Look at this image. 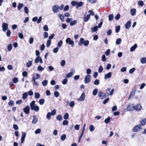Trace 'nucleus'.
I'll return each mask as SVG.
<instances>
[{
  "label": "nucleus",
  "mask_w": 146,
  "mask_h": 146,
  "mask_svg": "<svg viewBox=\"0 0 146 146\" xmlns=\"http://www.w3.org/2000/svg\"><path fill=\"white\" fill-rule=\"evenodd\" d=\"M89 43V41L88 40H85L83 38H81L78 43V45L81 46L82 44H83L84 46H86L88 45Z\"/></svg>",
  "instance_id": "nucleus-1"
},
{
  "label": "nucleus",
  "mask_w": 146,
  "mask_h": 146,
  "mask_svg": "<svg viewBox=\"0 0 146 146\" xmlns=\"http://www.w3.org/2000/svg\"><path fill=\"white\" fill-rule=\"evenodd\" d=\"M66 42L71 45L72 47L74 46V42L73 40H71L70 38H67L66 40Z\"/></svg>",
  "instance_id": "nucleus-2"
},
{
  "label": "nucleus",
  "mask_w": 146,
  "mask_h": 146,
  "mask_svg": "<svg viewBox=\"0 0 146 146\" xmlns=\"http://www.w3.org/2000/svg\"><path fill=\"white\" fill-rule=\"evenodd\" d=\"M127 108L128 111H132L134 110V105L132 104H129L127 105Z\"/></svg>",
  "instance_id": "nucleus-3"
},
{
  "label": "nucleus",
  "mask_w": 146,
  "mask_h": 146,
  "mask_svg": "<svg viewBox=\"0 0 146 146\" xmlns=\"http://www.w3.org/2000/svg\"><path fill=\"white\" fill-rule=\"evenodd\" d=\"M91 77V76L90 75L87 74L86 75L84 80V82L85 84H88L90 82Z\"/></svg>",
  "instance_id": "nucleus-4"
},
{
  "label": "nucleus",
  "mask_w": 146,
  "mask_h": 146,
  "mask_svg": "<svg viewBox=\"0 0 146 146\" xmlns=\"http://www.w3.org/2000/svg\"><path fill=\"white\" fill-rule=\"evenodd\" d=\"M2 27L3 31L5 32L8 29V24L6 23H3L2 24Z\"/></svg>",
  "instance_id": "nucleus-5"
},
{
  "label": "nucleus",
  "mask_w": 146,
  "mask_h": 146,
  "mask_svg": "<svg viewBox=\"0 0 146 146\" xmlns=\"http://www.w3.org/2000/svg\"><path fill=\"white\" fill-rule=\"evenodd\" d=\"M98 96L101 99H104L106 97V94L102 92L101 91H99L98 93Z\"/></svg>",
  "instance_id": "nucleus-6"
},
{
  "label": "nucleus",
  "mask_w": 146,
  "mask_h": 146,
  "mask_svg": "<svg viewBox=\"0 0 146 146\" xmlns=\"http://www.w3.org/2000/svg\"><path fill=\"white\" fill-rule=\"evenodd\" d=\"M85 97V94L84 92L82 94L80 97L77 99V100L79 102H82L84 100Z\"/></svg>",
  "instance_id": "nucleus-7"
},
{
  "label": "nucleus",
  "mask_w": 146,
  "mask_h": 146,
  "mask_svg": "<svg viewBox=\"0 0 146 146\" xmlns=\"http://www.w3.org/2000/svg\"><path fill=\"white\" fill-rule=\"evenodd\" d=\"M34 62L36 63H37L39 62H40L41 64H42L43 63L42 59L40 56H38L36 57L34 60Z\"/></svg>",
  "instance_id": "nucleus-8"
},
{
  "label": "nucleus",
  "mask_w": 146,
  "mask_h": 146,
  "mask_svg": "<svg viewBox=\"0 0 146 146\" xmlns=\"http://www.w3.org/2000/svg\"><path fill=\"white\" fill-rule=\"evenodd\" d=\"M141 127V126L140 125H137L135 126L133 129V131L135 132L138 131L140 130Z\"/></svg>",
  "instance_id": "nucleus-9"
},
{
  "label": "nucleus",
  "mask_w": 146,
  "mask_h": 146,
  "mask_svg": "<svg viewBox=\"0 0 146 146\" xmlns=\"http://www.w3.org/2000/svg\"><path fill=\"white\" fill-rule=\"evenodd\" d=\"M114 90L113 89L111 90V88H108L106 90L107 94L108 95H112L114 92Z\"/></svg>",
  "instance_id": "nucleus-10"
},
{
  "label": "nucleus",
  "mask_w": 146,
  "mask_h": 146,
  "mask_svg": "<svg viewBox=\"0 0 146 146\" xmlns=\"http://www.w3.org/2000/svg\"><path fill=\"white\" fill-rule=\"evenodd\" d=\"M142 109V107L140 104H138L135 106H134V110L137 111L141 110Z\"/></svg>",
  "instance_id": "nucleus-11"
},
{
  "label": "nucleus",
  "mask_w": 146,
  "mask_h": 146,
  "mask_svg": "<svg viewBox=\"0 0 146 146\" xmlns=\"http://www.w3.org/2000/svg\"><path fill=\"white\" fill-rule=\"evenodd\" d=\"M59 6L58 5H54L52 8V11L54 13H56L59 11Z\"/></svg>",
  "instance_id": "nucleus-12"
},
{
  "label": "nucleus",
  "mask_w": 146,
  "mask_h": 146,
  "mask_svg": "<svg viewBox=\"0 0 146 146\" xmlns=\"http://www.w3.org/2000/svg\"><path fill=\"white\" fill-rule=\"evenodd\" d=\"M130 12L131 15L134 16L136 14V10L135 8H131L130 10Z\"/></svg>",
  "instance_id": "nucleus-13"
},
{
  "label": "nucleus",
  "mask_w": 146,
  "mask_h": 146,
  "mask_svg": "<svg viewBox=\"0 0 146 146\" xmlns=\"http://www.w3.org/2000/svg\"><path fill=\"white\" fill-rule=\"evenodd\" d=\"M30 107L29 106H27L23 109V111L26 114H29V113Z\"/></svg>",
  "instance_id": "nucleus-14"
},
{
  "label": "nucleus",
  "mask_w": 146,
  "mask_h": 146,
  "mask_svg": "<svg viewBox=\"0 0 146 146\" xmlns=\"http://www.w3.org/2000/svg\"><path fill=\"white\" fill-rule=\"evenodd\" d=\"M72 72H69L68 73L66 76V78H68L71 77L72 75H73V74L75 72V70L74 69H73L72 70Z\"/></svg>",
  "instance_id": "nucleus-15"
},
{
  "label": "nucleus",
  "mask_w": 146,
  "mask_h": 146,
  "mask_svg": "<svg viewBox=\"0 0 146 146\" xmlns=\"http://www.w3.org/2000/svg\"><path fill=\"white\" fill-rule=\"evenodd\" d=\"M136 90V88H135L133 90H132L130 93L129 98L128 99V100L131 97H133L135 94V91Z\"/></svg>",
  "instance_id": "nucleus-16"
},
{
  "label": "nucleus",
  "mask_w": 146,
  "mask_h": 146,
  "mask_svg": "<svg viewBox=\"0 0 146 146\" xmlns=\"http://www.w3.org/2000/svg\"><path fill=\"white\" fill-rule=\"evenodd\" d=\"M111 75L112 73L111 72H109L108 73L105 74L104 76V79H106L107 78H110L111 77Z\"/></svg>",
  "instance_id": "nucleus-17"
},
{
  "label": "nucleus",
  "mask_w": 146,
  "mask_h": 146,
  "mask_svg": "<svg viewBox=\"0 0 146 146\" xmlns=\"http://www.w3.org/2000/svg\"><path fill=\"white\" fill-rule=\"evenodd\" d=\"M26 136V133L23 132H22L21 138V143H23L24 142Z\"/></svg>",
  "instance_id": "nucleus-18"
},
{
  "label": "nucleus",
  "mask_w": 146,
  "mask_h": 146,
  "mask_svg": "<svg viewBox=\"0 0 146 146\" xmlns=\"http://www.w3.org/2000/svg\"><path fill=\"white\" fill-rule=\"evenodd\" d=\"M131 22L130 21H128L125 24V28L127 29H129L131 27Z\"/></svg>",
  "instance_id": "nucleus-19"
},
{
  "label": "nucleus",
  "mask_w": 146,
  "mask_h": 146,
  "mask_svg": "<svg viewBox=\"0 0 146 146\" xmlns=\"http://www.w3.org/2000/svg\"><path fill=\"white\" fill-rule=\"evenodd\" d=\"M137 47V44H135L133 46L131 47L130 48V51L131 52H133Z\"/></svg>",
  "instance_id": "nucleus-20"
},
{
  "label": "nucleus",
  "mask_w": 146,
  "mask_h": 146,
  "mask_svg": "<svg viewBox=\"0 0 146 146\" xmlns=\"http://www.w3.org/2000/svg\"><path fill=\"white\" fill-rule=\"evenodd\" d=\"M141 125H144L146 124V118L142 119L140 121Z\"/></svg>",
  "instance_id": "nucleus-21"
},
{
  "label": "nucleus",
  "mask_w": 146,
  "mask_h": 146,
  "mask_svg": "<svg viewBox=\"0 0 146 146\" xmlns=\"http://www.w3.org/2000/svg\"><path fill=\"white\" fill-rule=\"evenodd\" d=\"M98 29V27L96 26L94 27H92L91 29V31L92 33H94L97 31Z\"/></svg>",
  "instance_id": "nucleus-22"
},
{
  "label": "nucleus",
  "mask_w": 146,
  "mask_h": 146,
  "mask_svg": "<svg viewBox=\"0 0 146 146\" xmlns=\"http://www.w3.org/2000/svg\"><path fill=\"white\" fill-rule=\"evenodd\" d=\"M39 107L38 106H36L35 105V106H34L31 109V110H34L35 111L37 112L38 111V110H39Z\"/></svg>",
  "instance_id": "nucleus-23"
},
{
  "label": "nucleus",
  "mask_w": 146,
  "mask_h": 146,
  "mask_svg": "<svg viewBox=\"0 0 146 146\" xmlns=\"http://www.w3.org/2000/svg\"><path fill=\"white\" fill-rule=\"evenodd\" d=\"M33 120L32 123L33 124H35L38 121V119L35 115H34L33 116Z\"/></svg>",
  "instance_id": "nucleus-24"
},
{
  "label": "nucleus",
  "mask_w": 146,
  "mask_h": 146,
  "mask_svg": "<svg viewBox=\"0 0 146 146\" xmlns=\"http://www.w3.org/2000/svg\"><path fill=\"white\" fill-rule=\"evenodd\" d=\"M90 18V15H87L86 16H84V21L85 22H87Z\"/></svg>",
  "instance_id": "nucleus-25"
},
{
  "label": "nucleus",
  "mask_w": 146,
  "mask_h": 146,
  "mask_svg": "<svg viewBox=\"0 0 146 146\" xmlns=\"http://www.w3.org/2000/svg\"><path fill=\"white\" fill-rule=\"evenodd\" d=\"M121 41L122 40L121 38H118L116 40L115 42V43L117 45H119L121 44Z\"/></svg>",
  "instance_id": "nucleus-26"
},
{
  "label": "nucleus",
  "mask_w": 146,
  "mask_h": 146,
  "mask_svg": "<svg viewBox=\"0 0 146 146\" xmlns=\"http://www.w3.org/2000/svg\"><path fill=\"white\" fill-rule=\"evenodd\" d=\"M33 64V62L32 61H28L26 63V66L27 68H29L31 67L32 65Z\"/></svg>",
  "instance_id": "nucleus-27"
},
{
  "label": "nucleus",
  "mask_w": 146,
  "mask_h": 146,
  "mask_svg": "<svg viewBox=\"0 0 146 146\" xmlns=\"http://www.w3.org/2000/svg\"><path fill=\"white\" fill-rule=\"evenodd\" d=\"M37 70L38 71H42L44 70V68L41 66L39 65L37 67Z\"/></svg>",
  "instance_id": "nucleus-28"
},
{
  "label": "nucleus",
  "mask_w": 146,
  "mask_h": 146,
  "mask_svg": "<svg viewBox=\"0 0 146 146\" xmlns=\"http://www.w3.org/2000/svg\"><path fill=\"white\" fill-rule=\"evenodd\" d=\"M48 81L47 80H45L42 82V84L44 86H46L48 84Z\"/></svg>",
  "instance_id": "nucleus-29"
},
{
  "label": "nucleus",
  "mask_w": 146,
  "mask_h": 146,
  "mask_svg": "<svg viewBox=\"0 0 146 146\" xmlns=\"http://www.w3.org/2000/svg\"><path fill=\"white\" fill-rule=\"evenodd\" d=\"M35 98L36 99H38L40 98V95L37 92H35Z\"/></svg>",
  "instance_id": "nucleus-30"
},
{
  "label": "nucleus",
  "mask_w": 146,
  "mask_h": 146,
  "mask_svg": "<svg viewBox=\"0 0 146 146\" xmlns=\"http://www.w3.org/2000/svg\"><path fill=\"white\" fill-rule=\"evenodd\" d=\"M83 5V3L82 2H78L77 3V6L76 7V8H78L79 7H81Z\"/></svg>",
  "instance_id": "nucleus-31"
},
{
  "label": "nucleus",
  "mask_w": 146,
  "mask_h": 146,
  "mask_svg": "<svg viewBox=\"0 0 146 146\" xmlns=\"http://www.w3.org/2000/svg\"><path fill=\"white\" fill-rule=\"evenodd\" d=\"M141 62L142 64H145L146 63V58H142L141 60Z\"/></svg>",
  "instance_id": "nucleus-32"
},
{
  "label": "nucleus",
  "mask_w": 146,
  "mask_h": 146,
  "mask_svg": "<svg viewBox=\"0 0 146 146\" xmlns=\"http://www.w3.org/2000/svg\"><path fill=\"white\" fill-rule=\"evenodd\" d=\"M28 94L27 92H25L22 95V98L23 100L26 99L27 97Z\"/></svg>",
  "instance_id": "nucleus-33"
},
{
  "label": "nucleus",
  "mask_w": 146,
  "mask_h": 146,
  "mask_svg": "<svg viewBox=\"0 0 146 146\" xmlns=\"http://www.w3.org/2000/svg\"><path fill=\"white\" fill-rule=\"evenodd\" d=\"M69 115L68 113H66L64 115V118L65 119H68L69 117Z\"/></svg>",
  "instance_id": "nucleus-34"
},
{
  "label": "nucleus",
  "mask_w": 146,
  "mask_h": 146,
  "mask_svg": "<svg viewBox=\"0 0 146 146\" xmlns=\"http://www.w3.org/2000/svg\"><path fill=\"white\" fill-rule=\"evenodd\" d=\"M137 3L138 5L141 7H142L144 5L143 2L142 1H138Z\"/></svg>",
  "instance_id": "nucleus-35"
},
{
  "label": "nucleus",
  "mask_w": 146,
  "mask_h": 146,
  "mask_svg": "<svg viewBox=\"0 0 146 146\" xmlns=\"http://www.w3.org/2000/svg\"><path fill=\"white\" fill-rule=\"evenodd\" d=\"M56 110L54 109L51 111V112H50V113L51 114L52 116H54L56 114Z\"/></svg>",
  "instance_id": "nucleus-36"
},
{
  "label": "nucleus",
  "mask_w": 146,
  "mask_h": 146,
  "mask_svg": "<svg viewBox=\"0 0 146 146\" xmlns=\"http://www.w3.org/2000/svg\"><path fill=\"white\" fill-rule=\"evenodd\" d=\"M98 92V90L97 89H94L92 92V94L94 96H96L97 95Z\"/></svg>",
  "instance_id": "nucleus-37"
},
{
  "label": "nucleus",
  "mask_w": 146,
  "mask_h": 146,
  "mask_svg": "<svg viewBox=\"0 0 146 146\" xmlns=\"http://www.w3.org/2000/svg\"><path fill=\"white\" fill-rule=\"evenodd\" d=\"M103 70V67L102 66H100L98 69V72L99 73H100Z\"/></svg>",
  "instance_id": "nucleus-38"
},
{
  "label": "nucleus",
  "mask_w": 146,
  "mask_h": 146,
  "mask_svg": "<svg viewBox=\"0 0 146 146\" xmlns=\"http://www.w3.org/2000/svg\"><path fill=\"white\" fill-rule=\"evenodd\" d=\"M100 80L98 79L96 80L94 82V83L95 85H97L100 84Z\"/></svg>",
  "instance_id": "nucleus-39"
},
{
  "label": "nucleus",
  "mask_w": 146,
  "mask_h": 146,
  "mask_svg": "<svg viewBox=\"0 0 146 146\" xmlns=\"http://www.w3.org/2000/svg\"><path fill=\"white\" fill-rule=\"evenodd\" d=\"M51 44V40H47L46 42V46L48 48L50 46Z\"/></svg>",
  "instance_id": "nucleus-40"
},
{
  "label": "nucleus",
  "mask_w": 146,
  "mask_h": 146,
  "mask_svg": "<svg viewBox=\"0 0 146 146\" xmlns=\"http://www.w3.org/2000/svg\"><path fill=\"white\" fill-rule=\"evenodd\" d=\"M12 46L11 44H9L7 46V49L8 51H10L12 50Z\"/></svg>",
  "instance_id": "nucleus-41"
},
{
  "label": "nucleus",
  "mask_w": 146,
  "mask_h": 146,
  "mask_svg": "<svg viewBox=\"0 0 146 146\" xmlns=\"http://www.w3.org/2000/svg\"><path fill=\"white\" fill-rule=\"evenodd\" d=\"M114 16L113 14L110 15L108 16L109 21H110L112 20L113 19Z\"/></svg>",
  "instance_id": "nucleus-42"
},
{
  "label": "nucleus",
  "mask_w": 146,
  "mask_h": 146,
  "mask_svg": "<svg viewBox=\"0 0 146 146\" xmlns=\"http://www.w3.org/2000/svg\"><path fill=\"white\" fill-rule=\"evenodd\" d=\"M45 102V100L43 99H40L39 102V103L41 105H43L44 103Z\"/></svg>",
  "instance_id": "nucleus-43"
},
{
  "label": "nucleus",
  "mask_w": 146,
  "mask_h": 146,
  "mask_svg": "<svg viewBox=\"0 0 146 146\" xmlns=\"http://www.w3.org/2000/svg\"><path fill=\"white\" fill-rule=\"evenodd\" d=\"M95 129L94 126L93 125H91L89 127V129L90 131H94Z\"/></svg>",
  "instance_id": "nucleus-44"
},
{
  "label": "nucleus",
  "mask_w": 146,
  "mask_h": 146,
  "mask_svg": "<svg viewBox=\"0 0 146 146\" xmlns=\"http://www.w3.org/2000/svg\"><path fill=\"white\" fill-rule=\"evenodd\" d=\"M135 68H133L129 70V72L130 74L133 73L135 71Z\"/></svg>",
  "instance_id": "nucleus-45"
},
{
  "label": "nucleus",
  "mask_w": 146,
  "mask_h": 146,
  "mask_svg": "<svg viewBox=\"0 0 146 146\" xmlns=\"http://www.w3.org/2000/svg\"><path fill=\"white\" fill-rule=\"evenodd\" d=\"M52 115L50 113V112H48L46 115V118L48 119H51V117Z\"/></svg>",
  "instance_id": "nucleus-46"
},
{
  "label": "nucleus",
  "mask_w": 146,
  "mask_h": 146,
  "mask_svg": "<svg viewBox=\"0 0 146 146\" xmlns=\"http://www.w3.org/2000/svg\"><path fill=\"white\" fill-rule=\"evenodd\" d=\"M66 138V136L65 134H63L60 137V139L62 141H64Z\"/></svg>",
  "instance_id": "nucleus-47"
},
{
  "label": "nucleus",
  "mask_w": 146,
  "mask_h": 146,
  "mask_svg": "<svg viewBox=\"0 0 146 146\" xmlns=\"http://www.w3.org/2000/svg\"><path fill=\"white\" fill-rule=\"evenodd\" d=\"M60 19L61 21L63 22L64 20V17L63 15H59Z\"/></svg>",
  "instance_id": "nucleus-48"
},
{
  "label": "nucleus",
  "mask_w": 146,
  "mask_h": 146,
  "mask_svg": "<svg viewBox=\"0 0 146 146\" xmlns=\"http://www.w3.org/2000/svg\"><path fill=\"white\" fill-rule=\"evenodd\" d=\"M77 22V21L76 20H74L73 21H72L70 23V25L71 26H73L75 25Z\"/></svg>",
  "instance_id": "nucleus-49"
},
{
  "label": "nucleus",
  "mask_w": 146,
  "mask_h": 146,
  "mask_svg": "<svg viewBox=\"0 0 146 146\" xmlns=\"http://www.w3.org/2000/svg\"><path fill=\"white\" fill-rule=\"evenodd\" d=\"M56 119L57 120L59 121H60L62 120V117L61 115H59L56 117Z\"/></svg>",
  "instance_id": "nucleus-50"
},
{
  "label": "nucleus",
  "mask_w": 146,
  "mask_h": 146,
  "mask_svg": "<svg viewBox=\"0 0 146 146\" xmlns=\"http://www.w3.org/2000/svg\"><path fill=\"white\" fill-rule=\"evenodd\" d=\"M62 40H60L58 43V46L59 47H60L62 44Z\"/></svg>",
  "instance_id": "nucleus-51"
},
{
  "label": "nucleus",
  "mask_w": 146,
  "mask_h": 146,
  "mask_svg": "<svg viewBox=\"0 0 146 146\" xmlns=\"http://www.w3.org/2000/svg\"><path fill=\"white\" fill-rule=\"evenodd\" d=\"M43 29L44 31H48L49 29L48 26L46 25H45L43 27Z\"/></svg>",
  "instance_id": "nucleus-52"
},
{
  "label": "nucleus",
  "mask_w": 146,
  "mask_h": 146,
  "mask_svg": "<svg viewBox=\"0 0 146 146\" xmlns=\"http://www.w3.org/2000/svg\"><path fill=\"white\" fill-rule=\"evenodd\" d=\"M54 95L56 98H58L59 95V93L57 91H56L54 92Z\"/></svg>",
  "instance_id": "nucleus-53"
},
{
  "label": "nucleus",
  "mask_w": 146,
  "mask_h": 146,
  "mask_svg": "<svg viewBox=\"0 0 146 146\" xmlns=\"http://www.w3.org/2000/svg\"><path fill=\"white\" fill-rule=\"evenodd\" d=\"M120 26H117L115 28V32L117 33H118L120 31Z\"/></svg>",
  "instance_id": "nucleus-54"
},
{
  "label": "nucleus",
  "mask_w": 146,
  "mask_h": 146,
  "mask_svg": "<svg viewBox=\"0 0 146 146\" xmlns=\"http://www.w3.org/2000/svg\"><path fill=\"white\" fill-rule=\"evenodd\" d=\"M74 104L75 102L74 101H72L70 102L69 105L71 107H73L74 106Z\"/></svg>",
  "instance_id": "nucleus-55"
},
{
  "label": "nucleus",
  "mask_w": 146,
  "mask_h": 146,
  "mask_svg": "<svg viewBox=\"0 0 146 146\" xmlns=\"http://www.w3.org/2000/svg\"><path fill=\"white\" fill-rule=\"evenodd\" d=\"M110 120V117H108L105 120V122L106 123H108L109 122Z\"/></svg>",
  "instance_id": "nucleus-56"
},
{
  "label": "nucleus",
  "mask_w": 146,
  "mask_h": 146,
  "mask_svg": "<svg viewBox=\"0 0 146 146\" xmlns=\"http://www.w3.org/2000/svg\"><path fill=\"white\" fill-rule=\"evenodd\" d=\"M35 101H33L31 102L30 104V107H31V109L34 106H35Z\"/></svg>",
  "instance_id": "nucleus-57"
},
{
  "label": "nucleus",
  "mask_w": 146,
  "mask_h": 146,
  "mask_svg": "<svg viewBox=\"0 0 146 146\" xmlns=\"http://www.w3.org/2000/svg\"><path fill=\"white\" fill-rule=\"evenodd\" d=\"M23 3H20L18 6V9L19 10H20L23 7Z\"/></svg>",
  "instance_id": "nucleus-58"
},
{
  "label": "nucleus",
  "mask_w": 146,
  "mask_h": 146,
  "mask_svg": "<svg viewBox=\"0 0 146 146\" xmlns=\"http://www.w3.org/2000/svg\"><path fill=\"white\" fill-rule=\"evenodd\" d=\"M77 2L74 1H73L71 2V5L73 6H75L77 5Z\"/></svg>",
  "instance_id": "nucleus-59"
},
{
  "label": "nucleus",
  "mask_w": 146,
  "mask_h": 146,
  "mask_svg": "<svg viewBox=\"0 0 146 146\" xmlns=\"http://www.w3.org/2000/svg\"><path fill=\"white\" fill-rule=\"evenodd\" d=\"M11 34V31L9 30H7L6 32V35L8 37H9L10 36Z\"/></svg>",
  "instance_id": "nucleus-60"
},
{
  "label": "nucleus",
  "mask_w": 146,
  "mask_h": 146,
  "mask_svg": "<svg viewBox=\"0 0 146 146\" xmlns=\"http://www.w3.org/2000/svg\"><path fill=\"white\" fill-rule=\"evenodd\" d=\"M48 33L46 32H44V38H46L48 37Z\"/></svg>",
  "instance_id": "nucleus-61"
},
{
  "label": "nucleus",
  "mask_w": 146,
  "mask_h": 146,
  "mask_svg": "<svg viewBox=\"0 0 146 146\" xmlns=\"http://www.w3.org/2000/svg\"><path fill=\"white\" fill-rule=\"evenodd\" d=\"M88 12L89 13V14L88 15H90H90L93 16L94 15V13L92 11L90 10L88 11Z\"/></svg>",
  "instance_id": "nucleus-62"
},
{
  "label": "nucleus",
  "mask_w": 146,
  "mask_h": 146,
  "mask_svg": "<svg viewBox=\"0 0 146 146\" xmlns=\"http://www.w3.org/2000/svg\"><path fill=\"white\" fill-rule=\"evenodd\" d=\"M58 50V47H55L53 49V52L54 53H57Z\"/></svg>",
  "instance_id": "nucleus-63"
},
{
  "label": "nucleus",
  "mask_w": 146,
  "mask_h": 146,
  "mask_svg": "<svg viewBox=\"0 0 146 146\" xmlns=\"http://www.w3.org/2000/svg\"><path fill=\"white\" fill-rule=\"evenodd\" d=\"M68 82V80L66 78L64 79L62 82V84L64 85L67 84Z\"/></svg>",
  "instance_id": "nucleus-64"
}]
</instances>
